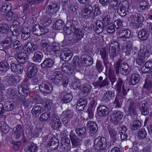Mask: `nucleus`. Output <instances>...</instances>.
Instances as JSON below:
<instances>
[{
	"label": "nucleus",
	"mask_w": 152,
	"mask_h": 152,
	"mask_svg": "<svg viewBox=\"0 0 152 152\" xmlns=\"http://www.w3.org/2000/svg\"><path fill=\"white\" fill-rule=\"evenodd\" d=\"M114 69L115 73L118 74L119 73L124 75H127L130 71L129 66L127 63L123 62L121 60H120L115 63Z\"/></svg>",
	"instance_id": "1"
},
{
	"label": "nucleus",
	"mask_w": 152,
	"mask_h": 152,
	"mask_svg": "<svg viewBox=\"0 0 152 152\" xmlns=\"http://www.w3.org/2000/svg\"><path fill=\"white\" fill-rule=\"evenodd\" d=\"M115 88L118 93V94L122 96H125L127 94V91L129 89L125 86L124 83L120 78H119L117 81V84L115 86Z\"/></svg>",
	"instance_id": "2"
},
{
	"label": "nucleus",
	"mask_w": 152,
	"mask_h": 152,
	"mask_svg": "<svg viewBox=\"0 0 152 152\" xmlns=\"http://www.w3.org/2000/svg\"><path fill=\"white\" fill-rule=\"evenodd\" d=\"M106 138L99 137L95 139L94 142V147L98 150H102L106 147Z\"/></svg>",
	"instance_id": "3"
},
{
	"label": "nucleus",
	"mask_w": 152,
	"mask_h": 152,
	"mask_svg": "<svg viewBox=\"0 0 152 152\" xmlns=\"http://www.w3.org/2000/svg\"><path fill=\"white\" fill-rule=\"evenodd\" d=\"M118 13L121 16H125L129 12V1L125 0L123 1L122 6L117 8Z\"/></svg>",
	"instance_id": "4"
},
{
	"label": "nucleus",
	"mask_w": 152,
	"mask_h": 152,
	"mask_svg": "<svg viewBox=\"0 0 152 152\" xmlns=\"http://www.w3.org/2000/svg\"><path fill=\"white\" fill-rule=\"evenodd\" d=\"M32 31L33 33L37 36H41L48 32V29L45 27H42L38 24L34 25L32 27Z\"/></svg>",
	"instance_id": "5"
},
{
	"label": "nucleus",
	"mask_w": 152,
	"mask_h": 152,
	"mask_svg": "<svg viewBox=\"0 0 152 152\" xmlns=\"http://www.w3.org/2000/svg\"><path fill=\"white\" fill-rule=\"evenodd\" d=\"M130 18L133 20L137 21L138 23V24H134V27L137 28L140 26L144 20L142 15L137 12L132 13L130 15Z\"/></svg>",
	"instance_id": "6"
},
{
	"label": "nucleus",
	"mask_w": 152,
	"mask_h": 152,
	"mask_svg": "<svg viewBox=\"0 0 152 152\" xmlns=\"http://www.w3.org/2000/svg\"><path fill=\"white\" fill-rule=\"evenodd\" d=\"M120 50L119 45L117 42H111L109 47V53L111 58L116 57L119 53Z\"/></svg>",
	"instance_id": "7"
},
{
	"label": "nucleus",
	"mask_w": 152,
	"mask_h": 152,
	"mask_svg": "<svg viewBox=\"0 0 152 152\" xmlns=\"http://www.w3.org/2000/svg\"><path fill=\"white\" fill-rule=\"evenodd\" d=\"M19 94L22 96H27L30 93L26 81H23L18 88Z\"/></svg>",
	"instance_id": "8"
},
{
	"label": "nucleus",
	"mask_w": 152,
	"mask_h": 152,
	"mask_svg": "<svg viewBox=\"0 0 152 152\" xmlns=\"http://www.w3.org/2000/svg\"><path fill=\"white\" fill-rule=\"evenodd\" d=\"M152 52V47L150 45H147L141 47L137 53V55L145 58L148 57Z\"/></svg>",
	"instance_id": "9"
},
{
	"label": "nucleus",
	"mask_w": 152,
	"mask_h": 152,
	"mask_svg": "<svg viewBox=\"0 0 152 152\" xmlns=\"http://www.w3.org/2000/svg\"><path fill=\"white\" fill-rule=\"evenodd\" d=\"M103 62L106 68V70H109V77L110 81L111 83V85L113 86L116 80V77L114 75L113 71L111 69V65L108 62L107 60H103Z\"/></svg>",
	"instance_id": "10"
},
{
	"label": "nucleus",
	"mask_w": 152,
	"mask_h": 152,
	"mask_svg": "<svg viewBox=\"0 0 152 152\" xmlns=\"http://www.w3.org/2000/svg\"><path fill=\"white\" fill-rule=\"evenodd\" d=\"M93 7L90 4H87L84 8L81 11V15L83 18L88 19L91 17L92 18Z\"/></svg>",
	"instance_id": "11"
},
{
	"label": "nucleus",
	"mask_w": 152,
	"mask_h": 152,
	"mask_svg": "<svg viewBox=\"0 0 152 152\" xmlns=\"http://www.w3.org/2000/svg\"><path fill=\"white\" fill-rule=\"evenodd\" d=\"M45 80L42 81V82L39 85L40 91L42 92L45 94H50L52 91L53 88L49 83H47Z\"/></svg>",
	"instance_id": "12"
},
{
	"label": "nucleus",
	"mask_w": 152,
	"mask_h": 152,
	"mask_svg": "<svg viewBox=\"0 0 152 152\" xmlns=\"http://www.w3.org/2000/svg\"><path fill=\"white\" fill-rule=\"evenodd\" d=\"M69 137L72 144V148L80 146L81 144V142L73 132H71Z\"/></svg>",
	"instance_id": "13"
},
{
	"label": "nucleus",
	"mask_w": 152,
	"mask_h": 152,
	"mask_svg": "<svg viewBox=\"0 0 152 152\" xmlns=\"http://www.w3.org/2000/svg\"><path fill=\"white\" fill-rule=\"evenodd\" d=\"M64 49L61 53L60 58L64 61H68L73 56V53L69 50L66 51V48Z\"/></svg>",
	"instance_id": "14"
},
{
	"label": "nucleus",
	"mask_w": 152,
	"mask_h": 152,
	"mask_svg": "<svg viewBox=\"0 0 152 152\" xmlns=\"http://www.w3.org/2000/svg\"><path fill=\"white\" fill-rule=\"evenodd\" d=\"M128 104L127 106L128 112L132 116H136L137 115L136 105L133 101H128L127 102Z\"/></svg>",
	"instance_id": "15"
},
{
	"label": "nucleus",
	"mask_w": 152,
	"mask_h": 152,
	"mask_svg": "<svg viewBox=\"0 0 152 152\" xmlns=\"http://www.w3.org/2000/svg\"><path fill=\"white\" fill-rule=\"evenodd\" d=\"M72 29L74 30L73 39L75 41L80 40L84 35V33L82 30L74 26L72 27Z\"/></svg>",
	"instance_id": "16"
},
{
	"label": "nucleus",
	"mask_w": 152,
	"mask_h": 152,
	"mask_svg": "<svg viewBox=\"0 0 152 152\" xmlns=\"http://www.w3.org/2000/svg\"><path fill=\"white\" fill-rule=\"evenodd\" d=\"M58 140L55 137H52L47 145V148L50 151H53L57 149L58 145Z\"/></svg>",
	"instance_id": "17"
},
{
	"label": "nucleus",
	"mask_w": 152,
	"mask_h": 152,
	"mask_svg": "<svg viewBox=\"0 0 152 152\" xmlns=\"http://www.w3.org/2000/svg\"><path fill=\"white\" fill-rule=\"evenodd\" d=\"M14 129L15 130L14 134L15 138L18 140L21 134L23 133L24 127L23 125L18 124Z\"/></svg>",
	"instance_id": "18"
},
{
	"label": "nucleus",
	"mask_w": 152,
	"mask_h": 152,
	"mask_svg": "<svg viewBox=\"0 0 152 152\" xmlns=\"http://www.w3.org/2000/svg\"><path fill=\"white\" fill-rule=\"evenodd\" d=\"M98 115L100 117H105L107 115L109 112L107 107L104 105L99 106L97 109Z\"/></svg>",
	"instance_id": "19"
},
{
	"label": "nucleus",
	"mask_w": 152,
	"mask_h": 152,
	"mask_svg": "<svg viewBox=\"0 0 152 152\" xmlns=\"http://www.w3.org/2000/svg\"><path fill=\"white\" fill-rule=\"evenodd\" d=\"M37 72V68L34 64H31L27 70V75L30 78L33 77Z\"/></svg>",
	"instance_id": "20"
},
{
	"label": "nucleus",
	"mask_w": 152,
	"mask_h": 152,
	"mask_svg": "<svg viewBox=\"0 0 152 152\" xmlns=\"http://www.w3.org/2000/svg\"><path fill=\"white\" fill-rule=\"evenodd\" d=\"M51 22L52 20L50 18L47 14L42 16L40 20V23L42 25V27L46 28L50 25Z\"/></svg>",
	"instance_id": "21"
},
{
	"label": "nucleus",
	"mask_w": 152,
	"mask_h": 152,
	"mask_svg": "<svg viewBox=\"0 0 152 152\" xmlns=\"http://www.w3.org/2000/svg\"><path fill=\"white\" fill-rule=\"evenodd\" d=\"M122 116L121 112L117 111L115 112L110 116L111 121L113 123L117 124L122 118Z\"/></svg>",
	"instance_id": "22"
},
{
	"label": "nucleus",
	"mask_w": 152,
	"mask_h": 152,
	"mask_svg": "<svg viewBox=\"0 0 152 152\" xmlns=\"http://www.w3.org/2000/svg\"><path fill=\"white\" fill-rule=\"evenodd\" d=\"M59 7L57 4H53L49 5L46 9L47 13L50 15H52L56 13L58 10Z\"/></svg>",
	"instance_id": "23"
},
{
	"label": "nucleus",
	"mask_w": 152,
	"mask_h": 152,
	"mask_svg": "<svg viewBox=\"0 0 152 152\" xmlns=\"http://www.w3.org/2000/svg\"><path fill=\"white\" fill-rule=\"evenodd\" d=\"M149 37V32L145 28L140 30L138 34V37L142 41L146 40Z\"/></svg>",
	"instance_id": "24"
},
{
	"label": "nucleus",
	"mask_w": 152,
	"mask_h": 152,
	"mask_svg": "<svg viewBox=\"0 0 152 152\" xmlns=\"http://www.w3.org/2000/svg\"><path fill=\"white\" fill-rule=\"evenodd\" d=\"M152 69V61H148L145 62L141 67V71L142 73H148Z\"/></svg>",
	"instance_id": "25"
},
{
	"label": "nucleus",
	"mask_w": 152,
	"mask_h": 152,
	"mask_svg": "<svg viewBox=\"0 0 152 152\" xmlns=\"http://www.w3.org/2000/svg\"><path fill=\"white\" fill-rule=\"evenodd\" d=\"M51 122V126L54 129L59 128L61 126V123L60 120L57 116H53Z\"/></svg>",
	"instance_id": "26"
},
{
	"label": "nucleus",
	"mask_w": 152,
	"mask_h": 152,
	"mask_svg": "<svg viewBox=\"0 0 152 152\" xmlns=\"http://www.w3.org/2000/svg\"><path fill=\"white\" fill-rule=\"evenodd\" d=\"M99 80L95 83V86H98L99 88H102L109 85V81L107 78L103 80V77L100 76L98 78Z\"/></svg>",
	"instance_id": "27"
},
{
	"label": "nucleus",
	"mask_w": 152,
	"mask_h": 152,
	"mask_svg": "<svg viewBox=\"0 0 152 152\" xmlns=\"http://www.w3.org/2000/svg\"><path fill=\"white\" fill-rule=\"evenodd\" d=\"M115 97V94L114 92L108 91L103 96V100L106 102H108L113 100Z\"/></svg>",
	"instance_id": "28"
},
{
	"label": "nucleus",
	"mask_w": 152,
	"mask_h": 152,
	"mask_svg": "<svg viewBox=\"0 0 152 152\" xmlns=\"http://www.w3.org/2000/svg\"><path fill=\"white\" fill-rule=\"evenodd\" d=\"M147 103L148 102L147 101L143 100L140 102L139 104L140 110L142 114L144 115H147L148 114L146 106Z\"/></svg>",
	"instance_id": "29"
},
{
	"label": "nucleus",
	"mask_w": 152,
	"mask_h": 152,
	"mask_svg": "<svg viewBox=\"0 0 152 152\" xmlns=\"http://www.w3.org/2000/svg\"><path fill=\"white\" fill-rule=\"evenodd\" d=\"M38 150L37 145L31 142L28 143L24 149L26 152H37Z\"/></svg>",
	"instance_id": "30"
},
{
	"label": "nucleus",
	"mask_w": 152,
	"mask_h": 152,
	"mask_svg": "<svg viewBox=\"0 0 152 152\" xmlns=\"http://www.w3.org/2000/svg\"><path fill=\"white\" fill-rule=\"evenodd\" d=\"M79 60V57L75 56L74 57L71 63L73 68L77 70H79L81 66V63Z\"/></svg>",
	"instance_id": "31"
},
{
	"label": "nucleus",
	"mask_w": 152,
	"mask_h": 152,
	"mask_svg": "<svg viewBox=\"0 0 152 152\" xmlns=\"http://www.w3.org/2000/svg\"><path fill=\"white\" fill-rule=\"evenodd\" d=\"M87 125L91 132L94 133L96 132L98 128L97 124L95 122L91 121H88Z\"/></svg>",
	"instance_id": "32"
},
{
	"label": "nucleus",
	"mask_w": 152,
	"mask_h": 152,
	"mask_svg": "<svg viewBox=\"0 0 152 152\" xmlns=\"http://www.w3.org/2000/svg\"><path fill=\"white\" fill-rule=\"evenodd\" d=\"M13 40L12 37H7L3 42V46L6 49H8L11 48L12 46Z\"/></svg>",
	"instance_id": "33"
},
{
	"label": "nucleus",
	"mask_w": 152,
	"mask_h": 152,
	"mask_svg": "<svg viewBox=\"0 0 152 152\" xmlns=\"http://www.w3.org/2000/svg\"><path fill=\"white\" fill-rule=\"evenodd\" d=\"M118 33L120 38L124 39L129 38L131 34L130 31L128 29H121Z\"/></svg>",
	"instance_id": "34"
},
{
	"label": "nucleus",
	"mask_w": 152,
	"mask_h": 152,
	"mask_svg": "<svg viewBox=\"0 0 152 152\" xmlns=\"http://www.w3.org/2000/svg\"><path fill=\"white\" fill-rule=\"evenodd\" d=\"M96 28H95L96 32L98 34L101 33L104 29V25L99 20H97L96 22Z\"/></svg>",
	"instance_id": "35"
},
{
	"label": "nucleus",
	"mask_w": 152,
	"mask_h": 152,
	"mask_svg": "<svg viewBox=\"0 0 152 152\" xmlns=\"http://www.w3.org/2000/svg\"><path fill=\"white\" fill-rule=\"evenodd\" d=\"M149 8V7L147 2L145 1H140L139 7L138 8L140 9V11L143 12L148 10Z\"/></svg>",
	"instance_id": "36"
},
{
	"label": "nucleus",
	"mask_w": 152,
	"mask_h": 152,
	"mask_svg": "<svg viewBox=\"0 0 152 152\" xmlns=\"http://www.w3.org/2000/svg\"><path fill=\"white\" fill-rule=\"evenodd\" d=\"M42 107L40 105L34 106L31 110V113L34 116H38L41 112Z\"/></svg>",
	"instance_id": "37"
},
{
	"label": "nucleus",
	"mask_w": 152,
	"mask_h": 152,
	"mask_svg": "<svg viewBox=\"0 0 152 152\" xmlns=\"http://www.w3.org/2000/svg\"><path fill=\"white\" fill-rule=\"evenodd\" d=\"M26 54L24 52H21L18 54L16 60L20 63L24 64L26 61Z\"/></svg>",
	"instance_id": "38"
},
{
	"label": "nucleus",
	"mask_w": 152,
	"mask_h": 152,
	"mask_svg": "<svg viewBox=\"0 0 152 152\" xmlns=\"http://www.w3.org/2000/svg\"><path fill=\"white\" fill-rule=\"evenodd\" d=\"M43 57V55L42 53L39 51H37L34 53L33 60L34 62H39L41 61Z\"/></svg>",
	"instance_id": "39"
},
{
	"label": "nucleus",
	"mask_w": 152,
	"mask_h": 152,
	"mask_svg": "<svg viewBox=\"0 0 152 152\" xmlns=\"http://www.w3.org/2000/svg\"><path fill=\"white\" fill-rule=\"evenodd\" d=\"M140 80V77L137 74H133L132 75L130 78L129 82L130 85H134L137 83Z\"/></svg>",
	"instance_id": "40"
},
{
	"label": "nucleus",
	"mask_w": 152,
	"mask_h": 152,
	"mask_svg": "<svg viewBox=\"0 0 152 152\" xmlns=\"http://www.w3.org/2000/svg\"><path fill=\"white\" fill-rule=\"evenodd\" d=\"M41 44L42 47L45 48L47 51L50 52L52 50L51 46L47 40H42L41 42Z\"/></svg>",
	"instance_id": "41"
},
{
	"label": "nucleus",
	"mask_w": 152,
	"mask_h": 152,
	"mask_svg": "<svg viewBox=\"0 0 152 152\" xmlns=\"http://www.w3.org/2000/svg\"><path fill=\"white\" fill-rule=\"evenodd\" d=\"M62 70L65 72H68L69 71L71 75L73 74V71L70 65L67 63H64L61 66Z\"/></svg>",
	"instance_id": "42"
},
{
	"label": "nucleus",
	"mask_w": 152,
	"mask_h": 152,
	"mask_svg": "<svg viewBox=\"0 0 152 152\" xmlns=\"http://www.w3.org/2000/svg\"><path fill=\"white\" fill-rule=\"evenodd\" d=\"M65 25L64 22L61 20H58L55 23V28L56 29L62 31L64 29Z\"/></svg>",
	"instance_id": "43"
},
{
	"label": "nucleus",
	"mask_w": 152,
	"mask_h": 152,
	"mask_svg": "<svg viewBox=\"0 0 152 152\" xmlns=\"http://www.w3.org/2000/svg\"><path fill=\"white\" fill-rule=\"evenodd\" d=\"M53 61L50 58H46L41 64V66L42 68L45 67H50L53 64Z\"/></svg>",
	"instance_id": "44"
},
{
	"label": "nucleus",
	"mask_w": 152,
	"mask_h": 152,
	"mask_svg": "<svg viewBox=\"0 0 152 152\" xmlns=\"http://www.w3.org/2000/svg\"><path fill=\"white\" fill-rule=\"evenodd\" d=\"M6 93L11 97H16L17 96V88H8L7 90Z\"/></svg>",
	"instance_id": "45"
},
{
	"label": "nucleus",
	"mask_w": 152,
	"mask_h": 152,
	"mask_svg": "<svg viewBox=\"0 0 152 152\" xmlns=\"http://www.w3.org/2000/svg\"><path fill=\"white\" fill-rule=\"evenodd\" d=\"M73 98L72 95L70 94H65L61 97V102L63 103L69 102Z\"/></svg>",
	"instance_id": "46"
},
{
	"label": "nucleus",
	"mask_w": 152,
	"mask_h": 152,
	"mask_svg": "<svg viewBox=\"0 0 152 152\" xmlns=\"http://www.w3.org/2000/svg\"><path fill=\"white\" fill-rule=\"evenodd\" d=\"M125 53L126 55H128L133 49V44L132 42L127 41L126 42Z\"/></svg>",
	"instance_id": "47"
},
{
	"label": "nucleus",
	"mask_w": 152,
	"mask_h": 152,
	"mask_svg": "<svg viewBox=\"0 0 152 152\" xmlns=\"http://www.w3.org/2000/svg\"><path fill=\"white\" fill-rule=\"evenodd\" d=\"M14 105L11 102L6 101L4 104V112L12 110L14 108Z\"/></svg>",
	"instance_id": "48"
},
{
	"label": "nucleus",
	"mask_w": 152,
	"mask_h": 152,
	"mask_svg": "<svg viewBox=\"0 0 152 152\" xmlns=\"http://www.w3.org/2000/svg\"><path fill=\"white\" fill-rule=\"evenodd\" d=\"M50 115L47 113H42L39 117V120L42 122H45L49 121L50 119Z\"/></svg>",
	"instance_id": "49"
},
{
	"label": "nucleus",
	"mask_w": 152,
	"mask_h": 152,
	"mask_svg": "<svg viewBox=\"0 0 152 152\" xmlns=\"http://www.w3.org/2000/svg\"><path fill=\"white\" fill-rule=\"evenodd\" d=\"M17 77L15 75H11L9 76L8 82L10 86L14 85L17 81Z\"/></svg>",
	"instance_id": "50"
},
{
	"label": "nucleus",
	"mask_w": 152,
	"mask_h": 152,
	"mask_svg": "<svg viewBox=\"0 0 152 152\" xmlns=\"http://www.w3.org/2000/svg\"><path fill=\"white\" fill-rule=\"evenodd\" d=\"M76 133L79 135L80 137H83L86 136V130L85 127H82V128H77L75 130Z\"/></svg>",
	"instance_id": "51"
},
{
	"label": "nucleus",
	"mask_w": 152,
	"mask_h": 152,
	"mask_svg": "<svg viewBox=\"0 0 152 152\" xmlns=\"http://www.w3.org/2000/svg\"><path fill=\"white\" fill-rule=\"evenodd\" d=\"M118 1L119 0H109L108 1L109 4L114 10L116 9L120 5Z\"/></svg>",
	"instance_id": "52"
},
{
	"label": "nucleus",
	"mask_w": 152,
	"mask_h": 152,
	"mask_svg": "<svg viewBox=\"0 0 152 152\" xmlns=\"http://www.w3.org/2000/svg\"><path fill=\"white\" fill-rule=\"evenodd\" d=\"M133 124L131 126L130 128L132 130H136L141 127V122L138 120H135L133 122Z\"/></svg>",
	"instance_id": "53"
},
{
	"label": "nucleus",
	"mask_w": 152,
	"mask_h": 152,
	"mask_svg": "<svg viewBox=\"0 0 152 152\" xmlns=\"http://www.w3.org/2000/svg\"><path fill=\"white\" fill-rule=\"evenodd\" d=\"M10 68L9 64L6 61L1 62L0 63V70L6 72Z\"/></svg>",
	"instance_id": "54"
},
{
	"label": "nucleus",
	"mask_w": 152,
	"mask_h": 152,
	"mask_svg": "<svg viewBox=\"0 0 152 152\" xmlns=\"http://www.w3.org/2000/svg\"><path fill=\"white\" fill-rule=\"evenodd\" d=\"M108 130L111 137L112 138L113 140L115 142V141L116 140L115 137L117 135V131L115 129L110 127L108 128Z\"/></svg>",
	"instance_id": "55"
},
{
	"label": "nucleus",
	"mask_w": 152,
	"mask_h": 152,
	"mask_svg": "<svg viewBox=\"0 0 152 152\" xmlns=\"http://www.w3.org/2000/svg\"><path fill=\"white\" fill-rule=\"evenodd\" d=\"M9 27L6 23L0 24V32L3 34H7L9 32Z\"/></svg>",
	"instance_id": "56"
},
{
	"label": "nucleus",
	"mask_w": 152,
	"mask_h": 152,
	"mask_svg": "<svg viewBox=\"0 0 152 152\" xmlns=\"http://www.w3.org/2000/svg\"><path fill=\"white\" fill-rule=\"evenodd\" d=\"M61 144L62 146L66 145V147L70 148L71 145L70 139L67 137H64L62 139Z\"/></svg>",
	"instance_id": "57"
},
{
	"label": "nucleus",
	"mask_w": 152,
	"mask_h": 152,
	"mask_svg": "<svg viewBox=\"0 0 152 152\" xmlns=\"http://www.w3.org/2000/svg\"><path fill=\"white\" fill-rule=\"evenodd\" d=\"M51 104V101L50 99H45V102H43V104L46 111L50 110L51 109L50 105Z\"/></svg>",
	"instance_id": "58"
},
{
	"label": "nucleus",
	"mask_w": 152,
	"mask_h": 152,
	"mask_svg": "<svg viewBox=\"0 0 152 152\" xmlns=\"http://www.w3.org/2000/svg\"><path fill=\"white\" fill-rule=\"evenodd\" d=\"M82 58L84 62L85 63L87 64V62H88L89 63L88 64V65H90L93 64V59L90 56L88 55H82Z\"/></svg>",
	"instance_id": "59"
},
{
	"label": "nucleus",
	"mask_w": 152,
	"mask_h": 152,
	"mask_svg": "<svg viewBox=\"0 0 152 152\" xmlns=\"http://www.w3.org/2000/svg\"><path fill=\"white\" fill-rule=\"evenodd\" d=\"M100 54L103 60H108V55L106 53V48H101L99 51Z\"/></svg>",
	"instance_id": "60"
},
{
	"label": "nucleus",
	"mask_w": 152,
	"mask_h": 152,
	"mask_svg": "<svg viewBox=\"0 0 152 152\" xmlns=\"http://www.w3.org/2000/svg\"><path fill=\"white\" fill-rule=\"evenodd\" d=\"M32 43L31 42H27L24 45V49L26 52L30 53L32 52Z\"/></svg>",
	"instance_id": "61"
},
{
	"label": "nucleus",
	"mask_w": 152,
	"mask_h": 152,
	"mask_svg": "<svg viewBox=\"0 0 152 152\" xmlns=\"http://www.w3.org/2000/svg\"><path fill=\"white\" fill-rule=\"evenodd\" d=\"M93 8L94 11L93 10L92 16V18H94L100 14V10L99 7L96 5L94 6Z\"/></svg>",
	"instance_id": "62"
},
{
	"label": "nucleus",
	"mask_w": 152,
	"mask_h": 152,
	"mask_svg": "<svg viewBox=\"0 0 152 152\" xmlns=\"http://www.w3.org/2000/svg\"><path fill=\"white\" fill-rule=\"evenodd\" d=\"M147 135L146 131L143 129L139 130L138 133V137L140 139H143L145 138Z\"/></svg>",
	"instance_id": "63"
},
{
	"label": "nucleus",
	"mask_w": 152,
	"mask_h": 152,
	"mask_svg": "<svg viewBox=\"0 0 152 152\" xmlns=\"http://www.w3.org/2000/svg\"><path fill=\"white\" fill-rule=\"evenodd\" d=\"M62 121L63 122V124L67 128L71 127V124L72 121L71 120V119L65 117L63 118Z\"/></svg>",
	"instance_id": "64"
}]
</instances>
